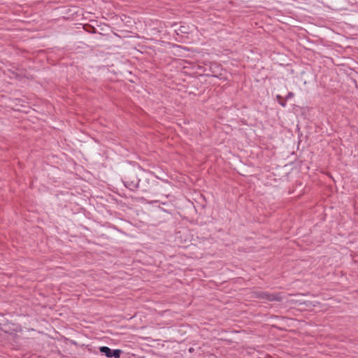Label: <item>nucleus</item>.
Here are the masks:
<instances>
[{
	"mask_svg": "<svg viewBox=\"0 0 358 358\" xmlns=\"http://www.w3.org/2000/svg\"><path fill=\"white\" fill-rule=\"evenodd\" d=\"M122 181L126 187L131 191H136L138 188L141 180L135 169H129L127 171Z\"/></svg>",
	"mask_w": 358,
	"mask_h": 358,
	"instance_id": "obj_1",
	"label": "nucleus"
},
{
	"mask_svg": "<svg viewBox=\"0 0 358 358\" xmlns=\"http://www.w3.org/2000/svg\"><path fill=\"white\" fill-rule=\"evenodd\" d=\"M253 296L256 299H264L268 301H282V296L280 293H271L266 291H256L253 292Z\"/></svg>",
	"mask_w": 358,
	"mask_h": 358,
	"instance_id": "obj_2",
	"label": "nucleus"
},
{
	"mask_svg": "<svg viewBox=\"0 0 358 358\" xmlns=\"http://www.w3.org/2000/svg\"><path fill=\"white\" fill-rule=\"evenodd\" d=\"M99 351L105 355L107 357L120 358L122 351L119 349L112 350L107 346H101L99 348Z\"/></svg>",
	"mask_w": 358,
	"mask_h": 358,
	"instance_id": "obj_3",
	"label": "nucleus"
},
{
	"mask_svg": "<svg viewBox=\"0 0 358 358\" xmlns=\"http://www.w3.org/2000/svg\"><path fill=\"white\" fill-rule=\"evenodd\" d=\"M276 99L279 103L280 105H281L282 107H285L287 105V100H283V98L280 95H277Z\"/></svg>",
	"mask_w": 358,
	"mask_h": 358,
	"instance_id": "obj_4",
	"label": "nucleus"
},
{
	"mask_svg": "<svg viewBox=\"0 0 358 358\" xmlns=\"http://www.w3.org/2000/svg\"><path fill=\"white\" fill-rule=\"evenodd\" d=\"M294 96V93L292 92H288V94L285 96V100H288L292 98Z\"/></svg>",
	"mask_w": 358,
	"mask_h": 358,
	"instance_id": "obj_5",
	"label": "nucleus"
},
{
	"mask_svg": "<svg viewBox=\"0 0 358 358\" xmlns=\"http://www.w3.org/2000/svg\"><path fill=\"white\" fill-rule=\"evenodd\" d=\"M2 332H3V330L0 327V338H1L2 336Z\"/></svg>",
	"mask_w": 358,
	"mask_h": 358,
	"instance_id": "obj_6",
	"label": "nucleus"
}]
</instances>
